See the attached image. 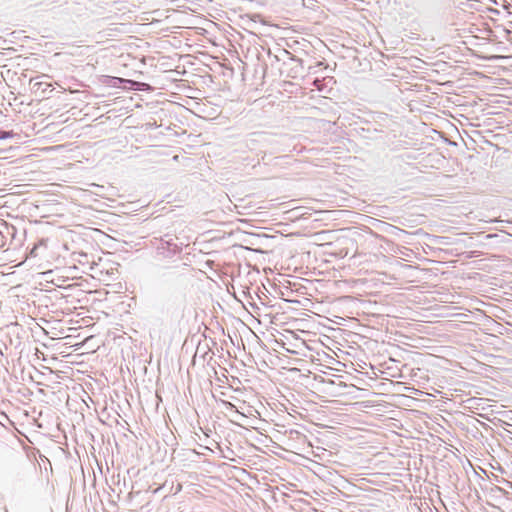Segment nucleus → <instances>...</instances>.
<instances>
[{
    "instance_id": "nucleus-1",
    "label": "nucleus",
    "mask_w": 512,
    "mask_h": 512,
    "mask_svg": "<svg viewBox=\"0 0 512 512\" xmlns=\"http://www.w3.org/2000/svg\"><path fill=\"white\" fill-rule=\"evenodd\" d=\"M157 255L162 258H172L182 251V242H178V238L171 234H165L159 239H155Z\"/></svg>"
},
{
    "instance_id": "nucleus-2",
    "label": "nucleus",
    "mask_w": 512,
    "mask_h": 512,
    "mask_svg": "<svg viewBox=\"0 0 512 512\" xmlns=\"http://www.w3.org/2000/svg\"><path fill=\"white\" fill-rule=\"evenodd\" d=\"M270 142V135L266 132H253L250 133L245 139V146L254 150L258 146H265Z\"/></svg>"
},
{
    "instance_id": "nucleus-3",
    "label": "nucleus",
    "mask_w": 512,
    "mask_h": 512,
    "mask_svg": "<svg viewBox=\"0 0 512 512\" xmlns=\"http://www.w3.org/2000/svg\"><path fill=\"white\" fill-rule=\"evenodd\" d=\"M269 57H273L276 61L284 60V57H288L290 60L299 63L301 67H303V60L294 56L291 52L287 51L283 48H277V53L273 54V52L269 49L268 51Z\"/></svg>"
},
{
    "instance_id": "nucleus-4",
    "label": "nucleus",
    "mask_w": 512,
    "mask_h": 512,
    "mask_svg": "<svg viewBox=\"0 0 512 512\" xmlns=\"http://www.w3.org/2000/svg\"><path fill=\"white\" fill-rule=\"evenodd\" d=\"M47 245H46V240L44 239H41L39 240L37 243L34 244V246L31 248L30 252H29V256L30 257H37L39 256V249L40 248H46Z\"/></svg>"
},
{
    "instance_id": "nucleus-5",
    "label": "nucleus",
    "mask_w": 512,
    "mask_h": 512,
    "mask_svg": "<svg viewBox=\"0 0 512 512\" xmlns=\"http://www.w3.org/2000/svg\"><path fill=\"white\" fill-rule=\"evenodd\" d=\"M123 82H126V80L118 77H109V81L107 83L114 87H119V84Z\"/></svg>"
},
{
    "instance_id": "nucleus-6",
    "label": "nucleus",
    "mask_w": 512,
    "mask_h": 512,
    "mask_svg": "<svg viewBox=\"0 0 512 512\" xmlns=\"http://www.w3.org/2000/svg\"><path fill=\"white\" fill-rule=\"evenodd\" d=\"M13 131H6L0 129V140L10 139L14 137Z\"/></svg>"
},
{
    "instance_id": "nucleus-7",
    "label": "nucleus",
    "mask_w": 512,
    "mask_h": 512,
    "mask_svg": "<svg viewBox=\"0 0 512 512\" xmlns=\"http://www.w3.org/2000/svg\"><path fill=\"white\" fill-rule=\"evenodd\" d=\"M501 491H502L501 486H498V485H493L489 489V493L493 497H497L498 495H500Z\"/></svg>"
},
{
    "instance_id": "nucleus-8",
    "label": "nucleus",
    "mask_w": 512,
    "mask_h": 512,
    "mask_svg": "<svg viewBox=\"0 0 512 512\" xmlns=\"http://www.w3.org/2000/svg\"><path fill=\"white\" fill-rule=\"evenodd\" d=\"M223 403H224V405H225V407H226L227 409H229V410H234V411L238 412V410H237L236 406H235L234 404H232L231 402L224 401Z\"/></svg>"
},
{
    "instance_id": "nucleus-9",
    "label": "nucleus",
    "mask_w": 512,
    "mask_h": 512,
    "mask_svg": "<svg viewBox=\"0 0 512 512\" xmlns=\"http://www.w3.org/2000/svg\"><path fill=\"white\" fill-rule=\"evenodd\" d=\"M502 482L504 487L512 492V482L505 479H503Z\"/></svg>"
},
{
    "instance_id": "nucleus-10",
    "label": "nucleus",
    "mask_w": 512,
    "mask_h": 512,
    "mask_svg": "<svg viewBox=\"0 0 512 512\" xmlns=\"http://www.w3.org/2000/svg\"><path fill=\"white\" fill-rule=\"evenodd\" d=\"M501 490L502 491L500 492V495L502 496L508 497L510 494H512V492L505 487H501Z\"/></svg>"
},
{
    "instance_id": "nucleus-11",
    "label": "nucleus",
    "mask_w": 512,
    "mask_h": 512,
    "mask_svg": "<svg viewBox=\"0 0 512 512\" xmlns=\"http://www.w3.org/2000/svg\"><path fill=\"white\" fill-rule=\"evenodd\" d=\"M393 229H395L398 233H407L405 230L400 229L398 227L392 226Z\"/></svg>"
},
{
    "instance_id": "nucleus-12",
    "label": "nucleus",
    "mask_w": 512,
    "mask_h": 512,
    "mask_svg": "<svg viewBox=\"0 0 512 512\" xmlns=\"http://www.w3.org/2000/svg\"><path fill=\"white\" fill-rule=\"evenodd\" d=\"M4 512H9L7 507L4 508Z\"/></svg>"
}]
</instances>
